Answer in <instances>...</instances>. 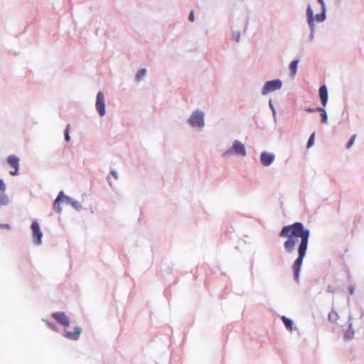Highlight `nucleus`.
<instances>
[{"label": "nucleus", "mask_w": 364, "mask_h": 364, "mask_svg": "<svg viewBox=\"0 0 364 364\" xmlns=\"http://www.w3.org/2000/svg\"><path fill=\"white\" fill-rule=\"evenodd\" d=\"M0 228H6L7 230H10L11 229V226L9 224H2V223H0Z\"/></svg>", "instance_id": "f704fd0d"}, {"label": "nucleus", "mask_w": 364, "mask_h": 364, "mask_svg": "<svg viewBox=\"0 0 364 364\" xmlns=\"http://www.w3.org/2000/svg\"><path fill=\"white\" fill-rule=\"evenodd\" d=\"M328 317L330 321L336 322L338 318V315L336 311L332 310L331 312H329Z\"/></svg>", "instance_id": "4be33fe9"}, {"label": "nucleus", "mask_w": 364, "mask_h": 364, "mask_svg": "<svg viewBox=\"0 0 364 364\" xmlns=\"http://www.w3.org/2000/svg\"><path fill=\"white\" fill-rule=\"evenodd\" d=\"M33 240L35 245H40L42 243L43 233L41 230L39 223L34 220L31 225Z\"/></svg>", "instance_id": "0eeeda50"}, {"label": "nucleus", "mask_w": 364, "mask_h": 364, "mask_svg": "<svg viewBox=\"0 0 364 364\" xmlns=\"http://www.w3.org/2000/svg\"><path fill=\"white\" fill-rule=\"evenodd\" d=\"M51 316L60 325L68 326L70 325V319L63 311L54 312Z\"/></svg>", "instance_id": "9d476101"}, {"label": "nucleus", "mask_w": 364, "mask_h": 364, "mask_svg": "<svg viewBox=\"0 0 364 364\" xmlns=\"http://www.w3.org/2000/svg\"><path fill=\"white\" fill-rule=\"evenodd\" d=\"M314 136H315V134L314 133H312L311 134V136H309V140L307 141V144H306V147L307 148H310V147H311L314 145Z\"/></svg>", "instance_id": "a878e982"}, {"label": "nucleus", "mask_w": 364, "mask_h": 364, "mask_svg": "<svg viewBox=\"0 0 364 364\" xmlns=\"http://www.w3.org/2000/svg\"><path fill=\"white\" fill-rule=\"evenodd\" d=\"M328 289H328V291H331V289H330V287H328Z\"/></svg>", "instance_id": "a19ab883"}, {"label": "nucleus", "mask_w": 364, "mask_h": 364, "mask_svg": "<svg viewBox=\"0 0 364 364\" xmlns=\"http://www.w3.org/2000/svg\"><path fill=\"white\" fill-rule=\"evenodd\" d=\"M70 125L68 124L65 129L64 130V136H65V140L66 141H70Z\"/></svg>", "instance_id": "393cba45"}, {"label": "nucleus", "mask_w": 364, "mask_h": 364, "mask_svg": "<svg viewBox=\"0 0 364 364\" xmlns=\"http://www.w3.org/2000/svg\"><path fill=\"white\" fill-rule=\"evenodd\" d=\"M5 191H6V185L4 183L3 180L0 179V192H1V191L5 192Z\"/></svg>", "instance_id": "2f4dec72"}, {"label": "nucleus", "mask_w": 364, "mask_h": 364, "mask_svg": "<svg viewBox=\"0 0 364 364\" xmlns=\"http://www.w3.org/2000/svg\"><path fill=\"white\" fill-rule=\"evenodd\" d=\"M188 124L193 128L201 131L205 127V114L200 109L194 110L188 119Z\"/></svg>", "instance_id": "7ed1b4c3"}, {"label": "nucleus", "mask_w": 364, "mask_h": 364, "mask_svg": "<svg viewBox=\"0 0 364 364\" xmlns=\"http://www.w3.org/2000/svg\"><path fill=\"white\" fill-rule=\"evenodd\" d=\"M254 12L248 6H243L238 12L237 18L235 20V26L242 28L245 33L251 21L254 20Z\"/></svg>", "instance_id": "f03ea898"}, {"label": "nucleus", "mask_w": 364, "mask_h": 364, "mask_svg": "<svg viewBox=\"0 0 364 364\" xmlns=\"http://www.w3.org/2000/svg\"><path fill=\"white\" fill-rule=\"evenodd\" d=\"M314 35H315V33H312V31H310V33H309V38L310 41H314Z\"/></svg>", "instance_id": "c9c22d12"}, {"label": "nucleus", "mask_w": 364, "mask_h": 364, "mask_svg": "<svg viewBox=\"0 0 364 364\" xmlns=\"http://www.w3.org/2000/svg\"><path fill=\"white\" fill-rule=\"evenodd\" d=\"M328 289H328V291H331V289H330V287H328Z\"/></svg>", "instance_id": "ea45409f"}, {"label": "nucleus", "mask_w": 364, "mask_h": 364, "mask_svg": "<svg viewBox=\"0 0 364 364\" xmlns=\"http://www.w3.org/2000/svg\"><path fill=\"white\" fill-rule=\"evenodd\" d=\"M275 155L273 153L263 151L260 155V163L264 166H270L274 161Z\"/></svg>", "instance_id": "f8f14e48"}, {"label": "nucleus", "mask_w": 364, "mask_h": 364, "mask_svg": "<svg viewBox=\"0 0 364 364\" xmlns=\"http://www.w3.org/2000/svg\"><path fill=\"white\" fill-rule=\"evenodd\" d=\"M70 205L77 211H80L82 209L81 204L75 199H73Z\"/></svg>", "instance_id": "b1692460"}, {"label": "nucleus", "mask_w": 364, "mask_h": 364, "mask_svg": "<svg viewBox=\"0 0 364 364\" xmlns=\"http://www.w3.org/2000/svg\"><path fill=\"white\" fill-rule=\"evenodd\" d=\"M354 336V331L352 328V323H350L348 326V329L346 331V332L344 334L345 339L350 340L353 338Z\"/></svg>", "instance_id": "a211bd4d"}, {"label": "nucleus", "mask_w": 364, "mask_h": 364, "mask_svg": "<svg viewBox=\"0 0 364 364\" xmlns=\"http://www.w3.org/2000/svg\"><path fill=\"white\" fill-rule=\"evenodd\" d=\"M318 112H321V122L323 124H326L328 122V115L326 109L323 107H320Z\"/></svg>", "instance_id": "412c9836"}, {"label": "nucleus", "mask_w": 364, "mask_h": 364, "mask_svg": "<svg viewBox=\"0 0 364 364\" xmlns=\"http://www.w3.org/2000/svg\"><path fill=\"white\" fill-rule=\"evenodd\" d=\"M82 333V328L79 326L75 328L74 331H65V336L69 339L77 341Z\"/></svg>", "instance_id": "4468645a"}, {"label": "nucleus", "mask_w": 364, "mask_h": 364, "mask_svg": "<svg viewBox=\"0 0 364 364\" xmlns=\"http://www.w3.org/2000/svg\"><path fill=\"white\" fill-rule=\"evenodd\" d=\"M279 235L280 237L287 238L284 242V247L285 251L289 254L294 252L295 244L298 240L297 238H301L297 249L298 257L294 261L292 267L295 279L298 280L302 262L308 247L310 230L305 228L303 223L296 222L291 225L284 226Z\"/></svg>", "instance_id": "f257e3e1"}, {"label": "nucleus", "mask_w": 364, "mask_h": 364, "mask_svg": "<svg viewBox=\"0 0 364 364\" xmlns=\"http://www.w3.org/2000/svg\"><path fill=\"white\" fill-rule=\"evenodd\" d=\"M269 105L272 112V115H273L274 118L275 119L276 118V110H275V107L272 103V100H269Z\"/></svg>", "instance_id": "cd10ccee"}, {"label": "nucleus", "mask_w": 364, "mask_h": 364, "mask_svg": "<svg viewBox=\"0 0 364 364\" xmlns=\"http://www.w3.org/2000/svg\"><path fill=\"white\" fill-rule=\"evenodd\" d=\"M247 154L245 145L238 140H234L232 145L223 154V157H228L230 155L245 156Z\"/></svg>", "instance_id": "20e7f679"}, {"label": "nucleus", "mask_w": 364, "mask_h": 364, "mask_svg": "<svg viewBox=\"0 0 364 364\" xmlns=\"http://www.w3.org/2000/svg\"><path fill=\"white\" fill-rule=\"evenodd\" d=\"M328 289H328V291H331V289H330V287H328Z\"/></svg>", "instance_id": "58836bf2"}, {"label": "nucleus", "mask_w": 364, "mask_h": 364, "mask_svg": "<svg viewBox=\"0 0 364 364\" xmlns=\"http://www.w3.org/2000/svg\"><path fill=\"white\" fill-rule=\"evenodd\" d=\"M73 199L74 198L65 195L63 191H60L53 203L54 210L58 213H60L61 208L60 207V203H65L68 205H71V203L73 200Z\"/></svg>", "instance_id": "423d86ee"}, {"label": "nucleus", "mask_w": 364, "mask_h": 364, "mask_svg": "<svg viewBox=\"0 0 364 364\" xmlns=\"http://www.w3.org/2000/svg\"><path fill=\"white\" fill-rule=\"evenodd\" d=\"M110 174L115 178V179H118L119 178V174L117 173V171L114 169H112L110 171Z\"/></svg>", "instance_id": "7c9ffc66"}, {"label": "nucleus", "mask_w": 364, "mask_h": 364, "mask_svg": "<svg viewBox=\"0 0 364 364\" xmlns=\"http://www.w3.org/2000/svg\"><path fill=\"white\" fill-rule=\"evenodd\" d=\"M107 180L108 181V183H109V186H112V183L111 181L110 177L109 176L107 177Z\"/></svg>", "instance_id": "e433bc0d"}, {"label": "nucleus", "mask_w": 364, "mask_h": 364, "mask_svg": "<svg viewBox=\"0 0 364 364\" xmlns=\"http://www.w3.org/2000/svg\"><path fill=\"white\" fill-rule=\"evenodd\" d=\"M47 325L53 330L54 331H56L57 330V326L54 323H49V322H46Z\"/></svg>", "instance_id": "72a5a7b5"}, {"label": "nucleus", "mask_w": 364, "mask_h": 364, "mask_svg": "<svg viewBox=\"0 0 364 364\" xmlns=\"http://www.w3.org/2000/svg\"><path fill=\"white\" fill-rule=\"evenodd\" d=\"M188 20L190 21H194V12H193V11H191V12L189 13Z\"/></svg>", "instance_id": "473e14b6"}, {"label": "nucleus", "mask_w": 364, "mask_h": 364, "mask_svg": "<svg viewBox=\"0 0 364 364\" xmlns=\"http://www.w3.org/2000/svg\"><path fill=\"white\" fill-rule=\"evenodd\" d=\"M317 1L321 5V10H325L326 11V4L324 2V0H317Z\"/></svg>", "instance_id": "c756f323"}, {"label": "nucleus", "mask_w": 364, "mask_h": 364, "mask_svg": "<svg viewBox=\"0 0 364 364\" xmlns=\"http://www.w3.org/2000/svg\"><path fill=\"white\" fill-rule=\"evenodd\" d=\"M146 74V70L144 68L139 69L135 76V80L139 82L141 80Z\"/></svg>", "instance_id": "6ab92c4d"}, {"label": "nucleus", "mask_w": 364, "mask_h": 364, "mask_svg": "<svg viewBox=\"0 0 364 364\" xmlns=\"http://www.w3.org/2000/svg\"><path fill=\"white\" fill-rule=\"evenodd\" d=\"M319 108H320V107H317L315 108L306 107L305 110L309 113H313V112H318Z\"/></svg>", "instance_id": "c85d7f7f"}, {"label": "nucleus", "mask_w": 364, "mask_h": 364, "mask_svg": "<svg viewBox=\"0 0 364 364\" xmlns=\"http://www.w3.org/2000/svg\"><path fill=\"white\" fill-rule=\"evenodd\" d=\"M306 22L309 26L310 31H312V33H315L316 32V24H315V21H314L312 20L311 15L309 18H306Z\"/></svg>", "instance_id": "aec40b11"}, {"label": "nucleus", "mask_w": 364, "mask_h": 364, "mask_svg": "<svg viewBox=\"0 0 364 364\" xmlns=\"http://www.w3.org/2000/svg\"><path fill=\"white\" fill-rule=\"evenodd\" d=\"M240 31H232V38L237 42L239 43L240 41Z\"/></svg>", "instance_id": "5701e85b"}, {"label": "nucleus", "mask_w": 364, "mask_h": 364, "mask_svg": "<svg viewBox=\"0 0 364 364\" xmlns=\"http://www.w3.org/2000/svg\"><path fill=\"white\" fill-rule=\"evenodd\" d=\"M311 15L312 20L317 23L323 22L326 19V11L321 10V13L314 14L311 6L309 4L306 10V18H309Z\"/></svg>", "instance_id": "6e6552de"}, {"label": "nucleus", "mask_w": 364, "mask_h": 364, "mask_svg": "<svg viewBox=\"0 0 364 364\" xmlns=\"http://www.w3.org/2000/svg\"><path fill=\"white\" fill-rule=\"evenodd\" d=\"M9 203V198L5 192H0V206L7 205Z\"/></svg>", "instance_id": "dca6fc26"}, {"label": "nucleus", "mask_w": 364, "mask_h": 364, "mask_svg": "<svg viewBox=\"0 0 364 364\" xmlns=\"http://www.w3.org/2000/svg\"><path fill=\"white\" fill-rule=\"evenodd\" d=\"M349 291H350V294H353L354 292V287H350Z\"/></svg>", "instance_id": "4c0bfd02"}, {"label": "nucleus", "mask_w": 364, "mask_h": 364, "mask_svg": "<svg viewBox=\"0 0 364 364\" xmlns=\"http://www.w3.org/2000/svg\"><path fill=\"white\" fill-rule=\"evenodd\" d=\"M355 138L356 134H353L350 137L349 141L346 145V149H349L353 146V144L355 142Z\"/></svg>", "instance_id": "bb28decb"}, {"label": "nucleus", "mask_w": 364, "mask_h": 364, "mask_svg": "<svg viewBox=\"0 0 364 364\" xmlns=\"http://www.w3.org/2000/svg\"><path fill=\"white\" fill-rule=\"evenodd\" d=\"M299 62V60L296 59V60H292L289 64V70L291 72V77H294V76L296 74Z\"/></svg>", "instance_id": "2eb2a0df"}, {"label": "nucleus", "mask_w": 364, "mask_h": 364, "mask_svg": "<svg viewBox=\"0 0 364 364\" xmlns=\"http://www.w3.org/2000/svg\"><path fill=\"white\" fill-rule=\"evenodd\" d=\"M95 108L100 117H103L105 114V99L101 91L98 92L97 94Z\"/></svg>", "instance_id": "1a4fd4ad"}, {"label": "nucleus", "mask_w": 364, "mask_h": 364, "mask_svg": "<svg viewBox=\"0 0 364 364\" xmlns=\"http://www.w3.org/2000/svg\"><path fill=\"white\" fill-rule=\"evenodd\" d=\"M282 320L287 329L291 331L293 325L292 320L285 316H282Z\"/></svg>", "instance_id": "f3484780"}, {"label": "nucleus", "mask_w": 364, "mask_h": 364, "mask_svg": "<svg viewBox=\"0 0 364 364\" xmlns=\"http://www.w3.org/2000/svg\"><path fill=\"white\" fill-rule=\"evenodd\" d=\"M318 94L321 105L323 107H326L328 102V90L325 85H321L318 90Z\"/></svg>", "instance_id": "ddd939ff"}, {"label": "nucleus", "mask_w": 364, "mask_h": 364, "mask_svg": "<svg viewBox=\"0 0 364 364\" xmlns=\"http://www.w3.org/2000/svg\"><path fill=\"white\" fill-rule=\"evenodd\" d=\"M7 162L14 169L10 171V174L11 176H18L19 171V159L14 155H11L7 158Z\"/></svg>", "instance_id": "9b49d317"}, {"label": "nucleus", "mask_w": 364, "mask_h": 364, "mask_svg": "<svg viewBox=\"0 0 364 364\" xmlns=\"http://www.w3.org/2000/svg\"><path fill=\"white\" fill-rule=\"evenodd\" d=\"M282 81L279 79H274L267 81L262 88L261 94L262 95H267L270 92L279 90L282 88Z\"/></svg>", "instance_id": "39448f33"}]
</instances>
